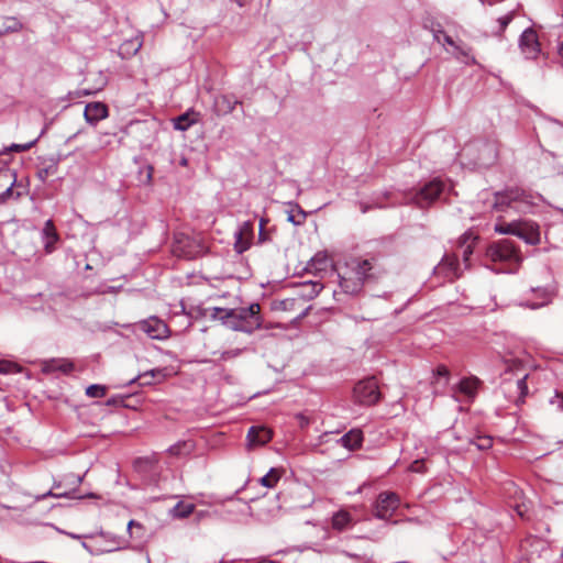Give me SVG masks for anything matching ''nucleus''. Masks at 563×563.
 <instances>
[{
    "instance_id": "nucleus-35",
    "label": "nucleus",
    "mask_w": 563,
    "mask_h": 563,
    "mask_svg": "<svg viewBox=\"0 0 563 563\" xmlns=\"http://www.w3.org/2000/svg\"><path fill=\"white\" fill-rule=\"evenodd\" d=\"M107 393V387L103 385L93 384L87 387L86 395L90 398H101L104 397Z\"/></svg>"
},
{
    "instance_id": "nucleus-62",
    "label": "nucleus",
    "mask_w": 563,
    "mask_h": 563,
    "mask_svg": "<svg viewBox=\"0 0 563 563\" xmlns=\"http://www.w3.org/2000/svg\"><path fill=\"white\" fill-rule=\"evenodd\" d=\"M345 554H346L347 556H351V558H357V555H356V554H351V553H347V552H345Z\"/></svg>"
},
{
    "instance_id": "nucleus-50",
    "label": "nucleus",
    "mask_w": 563,
    "mask_h": 563,
    "mask_svg": "<svg viewBox=\"0 0 563 563\" xmlns=\"http://www.w3.org/2000/svg\"><path fill=\"white\" fill-rule=\"evenodd\" d=\"M107 405H113V406L121 405L123 407H130V405L124 404L123 398H117V397L108 399Z\"/></svg>"
},
{
    "instance_id": "nucleus-38",
    "label": "nucleus",
    "mask_w": 563,
    "mask_h": 563,
    "mask_svg": "<svg viewBox=\"0 0 563 563\" xmlns=\"http://www.w3.org/2000/svg\"><path fill=\"white\" fill-rule=\"evenodd\" d=\"M37 141H38V137L29 143H25V144L13 143L7 148V151L15 152V153L26 152V151L31 150L36 144Z\"/></svg>"
},
{
    "instance_id": "nucleus-43",
    "label": "nucleus",
    "mask_w": 563,
    "mask_h": 563,
    "mask_svg": "<svg viewBox=\"0 0 563 563\" xmlns=\"http://www.w3.org/2000/svg\"><path fill=\"white\" fill-rule=\"evenodd\" d=\"M551 404L563 411V391H556Z\"/></svg>"
},
{
    "instance_id": "nucleus-18",
    "label": "nucleus",
    "mask_w": 563,
    "mask_h": 563,
    "mask_svg": "<svg viewBox=\"0 0 563 563\" xmlns=\"http://www.w3.org/2000/svg\"><path fill=\"white\" fill-rule=\"evenodd\" d=\"M198 313L201 317H210L213 320H220L222 323L229 325L230 316L232 313V309L227 308H201L198 307Z\"/></svg>"
},
{
    "instance_id": "nucleus-52",
    "label": "nucleus",
    "mask_w": 563,
    "mask_h": 563,
    "mask_svg": "<svg viewBox=\"0 0 563 563\" xmlns=\"http://www.w3.org/2000/svg\"><path fill=\"white\" fill-rule=\"evenodd\" d=\"M112 542L115 544V547H114V548H112V549L107 550L108 552H111V551H114V550H120V549H122L120 538L114 537V538L112 539Z\"/></svg>"
},
{
    "instance_id": "nucleus-6",
    "label": "nucleus",
    "mask_w": 563,
    "mask_h": 563,
    "mask_svg": "<svg viewBox=\"0 0 563 563\" xmlns=\"http://www.w3.org/2000/svg\"><path fill=\"white\" fill-rule=\"evenodd\" d=\"M380 397L382 394L375 377L360 380L353 388L354 401L362 406L376 405Z\"/></svg>"
},
{
    "instance_id": "nucleus-4",
    "label": "nucleus",
    "mask_w": 563,
    "mask_h": 563,
    "mask_svg": "<svg viewBox=\"0 0 563 563\" xmlns=\"http://www.w3.org/2000/svg\"><path fill=\"white\" fill-rule=\"evenodd\" d=\"M478 240L472 231H466L459 239L457 253L453 256L446 255L443 263L446 264L454 276H460V263L459 257L461 256L465 267H470V257L473 254L474 246Z\"/></svg>"
},
{
    "instance_id": "nucleus-22",
    "label": "nucleus",
    "mask_w": 563,
    "mask_h": 563,
    "mask_svg": "<svg viewBox=\"0 0 563 563\" xmlns=\"http://www.w3.org/2000/svg\"><path fill=\"white\" fill-rule=\"evenodd\" d=\"M495 230L501 234H515L528 243V231L516 222L496 224Z\"/></svg>"
},
{
    "instance_id": "nucleus-12",
    "label": "nucleus",
    "mask_w": 563,
    "mask_h": 563,
    "mask_svg": "<svg viewBox=\"0 0 563 563\" xmlns=\"http://www.w3.org/2000/svg\"><path fill=\"white\" fill-rule=\"evenodd\" d=\"M323 289L320 282L308 280L296 286V295L301 302L316 298Z\"/></svg>"
},
{
    "instance_id": "nucleus-36",
    "label": "nucleus",
    "mask_w": 563,
    "mask_h": 563,
    "mask_svg": "<svg viewBox=\"0 0 563 563\" xmlns=\"http://www.w3.org/2000/svg\"><path fill=\"white\" fill-rule=\"evenodd\" d=\"M478 450L485 451L492 448L493 439L487 435H478L471 441Z\"/></svg>"
},
{
    "instance_id": "nucleus-9",
    "label": "nucleus",
    "mask_w": 563,
    "mask_h": 563,
    "mask_svg": "<svg viewBox=\"0 0 563 563\" xmlns=\"http://www.w3.org/2000/svg\"><path fill=\"white\" fill-rule=\"evenodd\" d=\"M400 499L397 494L391 492H383L378 495L374 515L378 519H389L399 507Z\"/></svg>"
},
{
    "instance_id": "nucleus-34",
    "label": "nucleus",
    "mask_w": 563,
    "mask_h": 563,
    "mask_svg": "<svg viewBox=\"0 0 563 563\" xmlns=\"http://www.w3.org/2000/svg\"><path fill=\"white\" fill-rule=\"evenodd\" d=\"M22 371V367L11 361L0 360V374L7 375L12 373H19Z\"/></svg>"
},
{
    "instance_id": "nucleus-26",
    "label": "nucleus",
    "mask_w": 563,
    "mask_h": 563,
    "mask_svg": "<svg viewBox=\"0 0 563 563\" xmlns=\"http://www.w3.org/2000/svg\"><path fill=\"white\" fill-rule=\"evenodd\" d=\"M301 301L298 297L295 298H285L282 300H276L273 303V309L275 311H295L297 306H301Z\"/></svg>"
},
{
    "instance_id": "nucleus-33",
    "label": "nucleus",
    "mask_w": 563,
    "mask_h": 563,
    "mask_svg": "<svg viewBox=\"0 0 563 563\" xmlns=\"http://www.w3.org/2000/svg\"><path fill=\"white\" fill-rule=\"evenodd\" d=\"M47 369H58L62 373L68 374L74 369V364L67 360L52 361V364L47 365Z\"/></svg>"
},
{
    "instance_id": "nucleus-47",
    "label": "nucleus",
    "mask_w": 563,
    "mask_h": 563,
    "mask_svg": "<svg viewBox=\"0 0 563 563\" xmlns=\"http://www.w3.org/2000/svg\"><path fill=\"white\" fill-rule=\"evenodd\" d=\"M409 470H410L411 472H416V473H418V472H423V462H422V461H420V460H416V461H413V462L410 464Z\"/></svg>"
},
{
    "instance_id": "nucleus-37",
    "label": "nucleus",
    "mask_w": 563,
    "mask_h": 563,
    "mask_svg": "<svg viewBox=\"0 0 563 563\" xmlns=\"http://www.w3.org/2000/svg\"><path fill=\"white\" fill-rule=\"evenodd\" d=\"M528 379V374H525L520 379L517 380V388L520 391V395L518 397L517 404H525V398L527 395V385L526 380Z\"/></svg>"
},
{
    "instance_id": "nucleus-59",
    "label": "nucleus",
    "mask_w": 563,
    "mask_h": 563,
    "mask_svg": "<svg viewBox=\"0 0 563 563\" xmlns=\"http://www.w3.org/2000/svg\"><path fill=\"white\" fill-rule=\"evenodd\" d=\"M559 55L563 58V43L561 44L559 48Z\"/></svg>"
},
{
    "instance_id": "nucleus-1",
    "label": "nucleus",
    "mask_w": 563,
    "mask_h": 563,
    "mask_svg": "<svg viewBox=\"0 0 563 563\" xmlns=\"http://www.w3.org/2000/svg\"><path fill=\"white\" fill-rule=\"evenodd\" d=\"M383 275V269L371 260H353L347 271L340 275L342 290L350 295H357L365 284L375 283Z\"/></svg>"
},
{
    "instance_id": "nucleus-23",
    "label": "nucleus",
    "mask_w": 563,
    "mask_h": 563,
    "mask_svg": "<svg viewBox=\"0 0 563 563\" xmlns=\"http://www.w3.org/2000/svg\"><path fill=\"white\" fill-rule=\"evenodd\" d=\"M533 298L530 297V309L543 307L552 300V292L544 288L532 289Z\"/></svg>"
},
{
    "instance_id": "nucleus-10",
    "label": "nucleus",
    "mask_w": 563,
    "mask_h": 563,
    "mask_svg": "<svg viewBox=\"0 0 563 563\" xmlns=\"http://www.w3.org/2000/svg\"><path fill=\"white\" fill-rule=\"evenodd\" d=\"M139 329L144 331L151 339L163 340L168 336L169 330L167 324L156 318L151 317L139 323Z\"/></svg>"
},
{
    "instance_id": "nucleus-5",
    "label": "nucleus",
    "mask_w": 563,
    "mask_h": 563,
    "mask_svg": "<svg viewBox=\"0 0 563 563\" xmlns=\"http://www.w3.org/2000/svg\"><path fill=\"white\" fill-rule=\"evenodd\" d=\"M206 252V246L201 240L179 233L175 235L173 253L178 257L187 260L196 258Z\"/></svg>"
},
{
    "instance_id": "nucleus-54",
    "label": "nucleus",
    "mask_w": 563,
    "mask_h": 563,
    "mask_svg": "<svg viewBox=\"0 0 563 563\" xmlns=\"http://www.w3.org/2000/svg\"><path fill=\"white\" fill-rule=\"evenodd\" d=\"M310 307L302 309V311L296 317V320H301L308 316Z\"/></svg>"
},
{
    "instance_id": "nucleus-48",
    "label": "nucleus",
    "mask_w": 563,
    "mask_h": 563,
    "mask_svg": "<svg viewBox=\"0 0 563 563\" xmlns=\"http://www.w3.org/2000/svg\"><path fill=\"white\" fill-rule=\"evenodd\" d=\"M133 529L143 530V526L135 520H130L128 523V531L131 536H133Z\"/></svg>"
},
{
    "instance_id": "nucleus-29",
    "label": "nucleus",
    "mask_w": 563,
    "mask_h": 563,
    "mask_svg": "<svg viewBox=\"0 0 563 563\" xmlns=\"http://www.w3.org/2000/svg\"><path fill=\"white\" fill-rule=\"evenodd\" d=\"M282 474V468L272 467L269 472L260 479V483L267 488H274L280 479Z\"/></svg>"
},
{
    "instance_id": "nucleus-25",
    "label": "nucleus",
    "mask_w": 563,
    "mask_h": 563,
    "mask_svg": "<svg viewBox=\"0 0 563 563\" xmlns=\"http://www.w3.org/2000/svg\"><path fill=\"white\" fill-rule=\"evenodd\" d=\"M156 377H163L162 369H151L139 374L136 377L129 382V385L139 383L140 386H150L153 384V379Z\"/></svg>"
},
{
    "instance_id": "nucleus-17",
    "label": "nucleus",
    "mask_w": 563,
    "mask_h": 563,
    "mask_svg": "<svg viewBox=\"0 0 563 563\" xmlns=\"http://www.w3.org/2000/svg\"><path fill=\"white\" fill-rule=\"evenodd\" d=\"M42 238L44 242V250L46 253H52L55 250V244L58 241V234L56 232L54 222L47 220L42 230Z\"/></svg>"
},
{
    "instance_id": "nucleus-56",
    "label": "nucleus",
    "mask_w": 563,
    "mask_h": 563,
    "mask_svg": "<svg viewBox=\"0 0 563 563\" xmlns=\"http://www.w3.org/2000/svg\"><path fill=\"white\" fill-rule=\"evenodd\" d=\"M256 563H279V562L278 561L268 560V559H262V560L257 561Z\"/></svg>"
},
{
    "instance_id": "nucleus-42",
    "label": "nucleus",
    "mask_w": 563,
    "mask_h": 563,
    "mask_svg": "<svg viewBox=\"0 0 563 563\" xmlns=\"http://www.w3.org/2000/svg\"><path fill=\"white\" fill-rule=\"evenodd\" d=\"M434 375L439 378L440 377L445 378V380L448 382L449 376H450V371L445 365H438L437 368L434 369Z\"/></svg>"
},
{
    "instance_id": "nucleus-24",
    "label": "nucleus",
    "mask_w": 563,
    "mask_h": 563,
    "mask_svg": "<svg viewBox=\"0 0 563 563\" xmlns=\"http://www.w3.org/2000/svg\"><path fill=\"white\" fill-rule=\"evenodd\" d=\"M479 385V380L475 377L462 378L457 384V390L466 397L473 398Z\"/></svg>"
},
{
    "instance_id": "nucleus-55",
    "label": "nucleus",
    "mask_w": 563,
    "mask_h": 563,
    "mask_svg": "<svg viewBox=\"0 0 563 563\" xmlns=\"http://www.w3.org/2000/svg\"><path fill=\"white\" fill-rule=\"evenodd\" d=\"M265 223H266V221L262 219L261 223H260V240L261 241L263 240V236H264L263 229H264Z\"/></svg>"
},
{
    "instance_id": "nucleus-41",
    "label": "nucleus",
    "mask_w": 563,
    "mask_h": 563,
    "mask_svg": "<svg viewBox=\"0 0 563 563\" xmlns=\"http://www.w3.org/2000/svg\"><path fill=\"white\" fill-rule=\"evenodd\" d=\"M70 496H71V492H53V490H48L47 493L42 494L41 496H38L37 500L45 499L46 497L63 498V497H70Z\"/></svg>"
},
{
    "instance_id": "nucleus-16",
    "label": "nucleus",
    "mask_w": 563,
    "mask_h": 563,
    "mask_svg": "<svg viewBox=\"0 0 563 563\" xmlns=\"http://www.w3.org/2000/svg\"><path fill=\"white\" fill-rule=\"evenodd\" d=\"M518 198H519V192L517 190H507L504 192H496L493 208L497 211H504L507 208H511L512 203H516Z\"/></svg>"
},
{
    "instance_id": "nucleus-64",
    "label": "nucleus",
    "mask_w": 563,
    "mask_h": 563,
    "mask_svg": "<svg viewBox=\"0 0 563 563\" xmlns=\"http://www.w3.org/2000/svg\"><path fill=\"white\" fill-rule=\"evenodd\" d=\"M11 190H12V189H11V187H10V188H8V189H7V195H10Z\"/></svg>"
},
{
    "instance_id": "nucleus-61",
    "label": "nucleus",
    "mask_w": 563,
    "mask_h": 563,
    "mask_svg": "<svg viewBox=\"0 0 563 563\" xmlns=\"http://www.w3.org/2000/svg\"><path fill=\"white\" fill-rule=\"evenodd\" d=\"M90 93H91V92H90L89 90H82V95H85V96H88V95H90Z\"/></svg>"
},
{
    "instance_id": "nucleus-8",
    "label": "nucleus",
    "mask_w": 563,
    "mask_h": 563,
    "mask_svg": "<svg viewBox=\"0 0 563 563\" xmlns=\"http://www.w3.org/2000/svg\"><path fill=\"white\" fill-rule=\"evenodd\" d=\"M541 30L542 27L536 23L530 25V59H541L547 63L548 53L545 52V47L549 44V40Z\"/></svg>"
},
{
    "instance_id": "nucleus-53",
    "label": "nucleus",
    "mask_w": 563,
    "mask_h": 563,
    "mask_svg": "<svg viewBox=\"0 0 563 563\" xmlns=\"http://www.w3.org/2000/svg\"><path fill=\"white\" fill-rule=\"evenodd\" d=\"M515 510L517 511V514H518L521 518H523L525 512H526V507H525V505H516V506H515Z\"/></svg>"
},
{
    "instance_id": "nucleus-20",
    "label": "nucleus",
    "mask_w": 563,
    "mask_h": 563,
    "mask_svg": "<svg viewBox=\"0 0 563 563\" xmlns=\"http://www.w3.org/2000/svg\"><path fill=\"white\" fill-rule=\"evenodd\" d=\"M196 449V443L192 440H183L170 445L167 453L175 457H184L190 455Z\"/></svg>"
},
{
    "instance_id": "nucleus-19",
    "label": "nucleus",
    "mask_w": 563,
    "mask_h": 563,
    "mask_svg": "<svg viewBox=\"0 0 563 563\" xmlns=\"http://www.w3.org/2000/svg\"><path fill=\"white\" fill-rule=\"evenodd\" d=\"M331 525L334 530L341 532L352 528L354 521L352 515L349 511L339 510L333 514Z\"/></svg>"
},
{
    "instance_id": "nucleus-58",
    "label": "nucleus",
    "mask_w": 563,
    "mask_h": 563,
    "mask_svg": "<svg viewBox=\"0 0 563 563\" xmlns=\"http://www.w3.org/2000/svg\"><path fill=\"white\" fill-rule=\"evenodd\" d=\"M62 487V483L60 482H55L54 485H53V489H58Z\"/></svg>"
},
{
    "instance_id": "nucleus-31",
    "label": "nucleus",
    "mask_w": 563,
    "mask_h": 563,
    "mask_svg": "<svg viewBox=\"0 0 563 563\" xmlns=\"http://www.w3.org/2000/svg\"><path fill=\"white\" fill-rule=\"evenodd\" d=\"M194 123L195 120L190 118L189 112L183 113L174 119V128L179 131L188 130Z\"/></svg>"
},
{
    "instance_id": "nucleus-57",
    "label": "nucleus",
    "mask_w": 563,
    "mask_h": 563,
    "mask_svg": "<svg viewBox=\"0 0 563 563\" xmlns=\"http://www.w3.org/2000/svg\"><path fill=\"white\" fill-rule=\"evenodd\" d=\"M49 173V168H45L43 170L40 172V177L41 178H44L45 176H47Z\"/></svg>"
},
{
    "instance_id": "nucleus-63",
    "label": "nucleus",
    "mask_w": 563,
    "mask_h": 563,
    "mask_svg": "<svg viewBox=\"0 0 563 563\" xmlns=\"http://www.w3.org/2000/svg\"><path fill=\"white\" fill-rule=\"evenodd\" d=\"M536 136H537L538 142H539V143H541V141H540V135H539V133H538V132L536 133Z\"/></svg>"
},
{
    "instance_id": "nucleus-39",
    "label": "nucleus",
    "mask_w": 563,
    "mask_h": 563,
    "mask_svg": "<svg viewBox=\"0 0 563 563\" xmlns=\"http://www.w3.org/2000/svg\"><path fill=\"white\" fill-rule=\"evenodd\" d=\"M507 364H508L507 365L508 369L511 372L523 369L525 365H526L525 361L521 358H518V357H512V358L508 360Z\"/></svg>"
},
{
    "instance_id": "nucleus-2",
    "label": "nucleus",
    "mask_w": 563,
    "mask_h": 563,
    "mask_svg": "<svg viewBox=\"0 0 563 563\" xmlns=\"http://www.w3.org/2000/svg\"><path fill=\"white\" fill-rule=\"evenodd\" d=\"M486 257L493 263H499L503 266L499 271L514 272L522 261L517 246L510 239H503L493 242L486 250Z\"/></svg>"
},
{
    "instance_id": "nucleus-60",
    "label": "nucleus",
    "mask_w": 563,
    "mask_h": 563,
    "mask_svg": "<svg viewBox=\"0 0 563 563\" xmlns=\"http://www.w3.org/2000/svg\"><path fill=\"white\" fill-rule=\"evenodd\" d=\"M9 34L8 32H4V27L3 29H0V37L4 36Z\"/></svg>"
},
{
    "instance_id": "nucleus-14",
    "label": "nucleus",
    "mask_w": 563,
    "mask_h": 563,
    "mask_svg": "<svg viewBox=\"0 0 563 563\" xmlns=\"http://www.w3.org/2000/svg\"><path fill=\"white\" fill-rule=\"evenodd\" d=\"M252 224L244 222L243 225L234 232V250L236 253L242 254L251 246Z\"/></svg>"
},
{
    "instance_id": "nucleus-7",
    "label": "nucleus",
    "mask_w": 563,
    "mask_h": 563,
    "mask_svg": "<svg viewBox=\"0 0 563 563\" xmlns=\"http://www.w3.org/2000/svg\"><path fill=\"white\" fill-rule=\"evenodd\" d=\"M444 188L445 184L442 180L432 179L416 191L412 200L419 208H427L440 197Z\"/></svg>"
},
{
    "instance_id": "nucleus-27",
    "label": "nucleus",
    "mask_w": 563,
    "mask_h": 563,
    "mask_svg": "<svg viewBox=\"0 0 563 563\" xmlns=\"http://www.w3.org/2000/svg\"><path fill=\"white\" fill-rule=\"evenodd\" d=\"M291 209L288 211L287 220L295 225H300L307 218V212L298 203H289Z\"/></svg>"
},
{
    "instance_id": "nucleus-3",
    "label": "nucleus",
    "mask_w": 563,
    "mask_h": 563,
    "mask_svg": "<svg viewBox=\"0 0 563 563\" xmlns=\"http://www.w3.org/2000/svg\"><path fill=\"white\" fill-rule=\"evenodd\" d=\"M261 306L251 303L247 308L232 309L229 327L235 331L252 333L262 328Z\"/></svg>"
},
{
    "instance_id": "nucleus-46",
    "label": "nucleus",
    "mask_w": 563,
    "mask_h": 563,
    "mask_svg": "<svg viewBox=\"0 0 563 563\" xmlns=\"http://www.w3.org/2000/svg\"><path fill=\"white\" fill-rule=\"evenodd\" d=\"M67 479L69 482V484L74 485V490L80 485V483L82 482V477L81 476H77V475H74V474H70L67 476Z\"/></svg>"
},
{
    "instance_id": "nucleus-49",
    "label": "nucleus",
    "mask_w": 563,
    "mask_h": 563,
    "mask_svg": "<svg viewBox=\"0 0 563 563\" xmlns=\"http://www.w3.org/2000/svg\"><path fill=\"white\" fill-rule=\"evenodd\" d=\"M519 45L522 49H525V47L528 46V29L522 31L519 40Z\"/></svg>"
},
{
    "instance_id": "nucleus-15",
    "label": "nucleus",
    "mask_w": 563,
    "mask_h": 563,
    "mask_svg": "<svg viewBox=\"0 0 563 563\" xmlns=\"http://www.w3.org/2000/svg\"><path fill=\"white\" fill-rule=\"evenodd\" d=\"M272 439V431L264 426H253L247 432V440L252 445H264Z\"/></svg>"
},
{
    "instance_id": "nucleus-40",
    "label": "nucleus",
    "mask_w": 563,
    "mask_h": 563,
    "mask_svg": "<svg viewBox=\"0 0 563 563\" xmlns=\"http://www.w3.org/2000/svg\"><path fill=\"white\" fill-rule=\"evenodd\" d=\"M540 240L539 225L530 222V245L539 244Z\"/></svg>"
},
{
    "instance_id": "nucleus-21",
    "label": "nucleus",
    "mask_w": 563,
    "mask_h": 563,
    "mask_svg": "<svg viewBox=\"0 0 563 563\" xmlns=\"http://www.w3.org/2000/svg\"><path fill=\"white\" fill-rule=\"evenodd\" d=\"M363 442V432L360 429L350 430L347 433L342 435L339 440V443L349 449L356 450L361 448Z\"/></svg>"
},
{
    "instance_id": "nucleus-28",
    "label": "nucleus",
    "mask_w": 563,
    "mask_h": 563,
    "mask_svg": "<svg viewBox=\"0 0 563 563\" xmlns=\"http://www.w3.org/2000/svg\"><path fill=\"white\" fill-rule=\"evenodd\" d=\"M195 510L194 504L177 503L170 510L173 518L184 519L189 517Z\"/></svg>"
},
{
    "instance_id": "nucleus-11",
    "label": "nucleus",
    "mask_w": 563,
    "mask_h": 563,
    "mask_svg": "<svg viewBox=\"0 0 563 563\" xmlns=\"http://www.w3.org/2000/svg\"><path fill=\"white\" fill-rule=\"evenodd\" d=\"M109 115L108 106L103 102H89L85 107L84 118L90 125H96L99 121Z\"/></svg>"
},
{
    "instance_id": "nucleus-32",
    "label": "nucleus",
    "mask_w": 563,
    "mask_h": 563,
    "mask_svg": "<svg viewBox=\"0 0 563 563\" xmlns=\"http://www.w3.org/2000/svg\"><path fill=\"white\" fill-rule=\"evenodd\" d=\"M4 21V32L9 34L19 33L24 29V24L15 16H5Z\"/></svg>"
},
{
    "instance_id": "nucleus-51",
    "label": "nucleus",
    "mask_w": 563,
    "mask_h": 563,
    "mask_svg": "<svg viewBox=\"0 0 563 563\" xmlns=\"http://www.w3.org/2000/svg\"><path fill=\"white\" fill-rule=\"evenodd\" d=\"M441 33H442V35H443V41H444L448 45H450V46H452V47L454 48V47L456 46V44H457V43H456L455 41H453V38H452L450 35L445 34L444 32H441Z\"/></svg>"
},
{
    "instance_id": "nucleus-30",
    "label": "nucleus",
    "mask_w": 563,
    "mask_h": 563,
    "mask_svg": "<svg viewBox=\"0 0 563 563\" xmlns=\"http://www.w3.org/2000/svg\"><path fill=\"white\" fill-rule=\"evenodd\" d=\"M454 55L465 64H475V58L471 55V48L466 45L456 44Z\"/></svg>"
},
{
    "instance_id": "nucleus-44",
    "label": "nucleus",
    "mask_w": 563,
    "mask_h": 563,
    "mask_svg": "<svg viewBox=\"0 0 563 563\" xmlns=\"http://www.w3.org/2000/svg\"><path fill=\"white\" fill-rule=\"evenodd\" d=\"M143 174L144 178H142L141 181L146 185L150 184L153 177V167L147 165L144 170H141V176H143Z\"/></svg>"
},
{
    "instance_id": "nucleus-45",
    "label": "nucleus",
    "mask_w": 563,
    "mask_h": 563,
    "mask_svg": "<svg viewBox=\"0 0 563 563\" xmlns=\"http://www.w3.org/2000/svg\"><path fill=\"white\" fill-rule=\"evenodd\" d=\"M511 20H512V13H509V14L498 19L500 32L505 31V29L507 27V25L510 23Z\"/></svg>"
},
{
    "instance_id": "nucleus-13",
    "label": "nucleus",
    "mask_w": 563,
    "mask_h": 563,
    "mask_svg": "<svg viewBox=\"0 0 563 563\" xmlns=\"http://www.w3.org/2000/svg\"><path fill=\"white\" fill-rule=\"evenodd\" d=\"M241 103L235 97L230 95L217 96L213 100V111L217 115H227L231 113L235 106Z\"/></svg>"
}]
</instances>
